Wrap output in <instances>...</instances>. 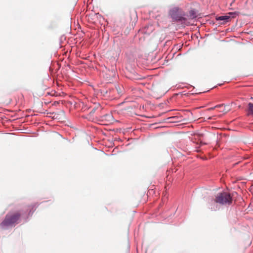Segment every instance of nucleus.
<instances>
[{
	"mask_svg": "<svg viewBox=\"0 0 253 253\" xmlns=\"http://www.w3.org/2000/svg\"><path fill=\"white\" fill-rule=\"evenodd\" d=\"M248 115L253 117V103L248 104Z\"/></svg>",
	"mask_w": 253,
	"mask_h": 253,
	"instance_id": "4",
	"label": "nucleus"
},
{
	"mask_svg": "<svg viewBox=\"0 0 253 253\" xmlns=\"http://www.w3.org/2000/svg\"><path fill=\"white\" fill-rule=\"evenodd\" d=\"M215 201L217 203L222 205L232 203V198L230 194L227 192L220 193L216 196Z\"/></svg>",
	"mask_w": 253,
	"mask_h": 253,
	"instance_id": "1",
	"label": "nucleus"
},
{
	"mask_svg": "<svg viewBox=\"0 0 253 253\" xmlns=\"http://www.w3.org/2000/svg\"><path fill=\"white\" fill-rule=\"evenodd\" d=\"M19 217L20 214L18 213L7 214L1 223V226L4 227L12 225L16 223Z\"/></svg>",
	"mask_w": 253,
	"mask_h": 253,
	"instance_id": "2",
	"label": "nucleus"
},
{
	"mask_svg": "<svg viewBox=\"0 0 253 253\" xmlns=\"http://www.w3.org/2000/svg\"><path fill=\"white\" fill-rule=\"evenodd\" d=\"M229 19L230 17L227 15L219 16L216 18L217 20H223L224 22H227Z\"/></svg>",
	"mask_w": 253,
	"mask_h": 253,
	"instance_id": "5",
	"label": "nucleus"
},
{
	"mask_svg": "<svg viewBox=\"0 0 253 253\" xmlns=\"http://www.w3.org/2000/svg\"><path fill=\"white\" fill-rule=\"evenodd\" d=\"M169 14L173 21H181L183 19L181 10L178 7H175L171 8L169 10Z\"/></svg>",
	"mask_w": 253,
	"mask_h": 253,
	"instance_id": "3",
	"label": "nucleus"
},
{
	"mask_svg": "<svg viewBox=\"0 0 253 253\" xmlns=\"http://www.w3.org/2000/svg\"><path fill=\"white\" fill-rule=\"evenodd\" d=\"M222 106V105H216V106H214V107H211V108H210L208 109V110H211L214 109L215 108L219 107H221Z\"/></svg>",
	"mask_w": 253,
	"mask_h": 253,
	"instance_id": "6",
	"label": "nucleus"
}]
</instances>
